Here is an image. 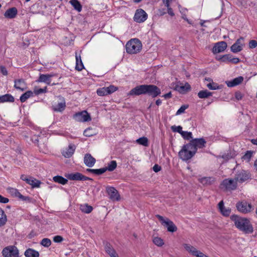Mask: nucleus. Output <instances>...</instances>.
Here are the masks:
<instances>
[{
	"instance_id": "obj_63",
	"label": "nucleus",
	"mask_w": 257,
	"mask_h": 257,
	"mask_svg": "<svg viewBox=\"0 0 257 257\" xmlns=\"http://www.w3.org/2000/svg\"><path fill=\"white\" fill-rule=\"evenodd\" d=\"M153 171L155 172H158L161 170V167L158 164H155L153 167Z\"/></svg>"
},
{
	"instance_id": "obj_11",
	"label": "nucleus",
	"mask_w": 257,
	"mask_h": 257,
	"mask_svg": "<svg viewBox=\"0 0 257 257\" xmlns=\"http://www.w3.org/2000/svg\"><path fill=\"white\" fill-rule=\"evenodd\" d=\"M185 249L192 255L196 257H209L206 254H204L202 252L197 250L195 247L189 244H184Z\"/></svg>"
},
{
	"instance_id": "obj_19",
	"label": "nucleus",
	"mask_w": 257,
	"mask_h": 257,
	"mask_svg": "<svg viewBox=\"0 0 257 257\" xmlns=\"http://www.w3.org/2000/svg\"><path fill=\"white\" fill-rule=\"evenodd\" d=\"M14 87L21 91H24L27 88V84L23 79H16L14 81Z\"/></svg>"
},
{
	"instance_id": "obj_9",
	"label": "nucleus",
	"mask_w": 257,
	"mask_h": 257,
	"mask_svg": "<svg viewBox=\"0 0 257 257\" xmlns=\"http://www.w3.org/2000/svg\"><path fill=\"white\" fill-rule=\"evenodd\" d=\"M73 118L79 122H87L91 120L90 114L85 110L75 113Z\"/></svg>"
},
{
	"instance_id": "obj_58",
	"label": "nucleus",
	"mask_w": 257,
	"mask_h": 257,
	"mask_svg": "<svg viewBox=\"0 0 257 257\" xmlns=\"http://www.w3.org/2000/svg\"><path fill=\"white\" fill-rule=\"evenodd\" d=\"M167 13V10L165 8H161L158 10V15L159 16H163Z\"/></svg>"
},
{
	"instance_id": "obj_29",
	"label": "nucleus",
	"mask_w": 257,
	"mask_h": 257,
	"mask_svg": "<svg viewBox=\"0 0 257 257\" xmlns=\"http://www.w3.org/2000/svg\"><path fill=\"white\" fill-rule=\"evenodd\" d=\"M24 254L26 257H39V253L38 251L32 249V248H28L27 249Z\"/></svg>"
},
{
	"instance_id": "obj_40",
	"label": "nucleus",
	"mask_w": 257,
	"mask_h": 257,
	"mask_svg": "<svg viewBox=\"0 0 257 257\" xmlns=\"http://www.w3.org/2000/svg\"><path fill=\"white\" fill-rule=\"evenodd\" d=\"M86 171L95 175H99L106 172V169L100 168L98 169H87Z\"/></svg>"
},
{
	"instance_id": "obj_61",
	"label": "nucleus",
	"mask_w": 257,
	"mask_h": 257,
	"mask_svg": "<svg viewBox=\"0 0 257 257\" xmlns=\"http://www.w3.org/2000/svg\"><path fill=\"white\" fill-rule=\"evenodd\" d=\"M9 200L8 198H6L0 195V203H7L9 202Z\"/></svg>"
},
{
	"instance_id": "obj_44",
	"label": "nucleus",
	"mask_w": 257,
	"mask_h": 257,
	"mask_svg": "<svg viewBox=\"0 0 257 257\" xmlns=\"http://www.w3.org/2000/svg\"><path fill=\"white\" fill-rule=\"evenodd\" d=\"M137 143L140 145H143L145 147H147L149 145L148 139L147 138L143 137H141L136 141Z\"/></svg>"
},
{
	"instance_id": "obj_21",
	"label": "nucleus",
	"mask_w": 257,
	"mask_h": 257,
	"mask_svg": "<svg viewBox=\"0 0 257 257\" xmlns=\"http://www.w3.org/2000/svg\"><path fill=\"white\" fill-rule=\"evenodd\" d=\"M96 160L90 154H86L84 158V163L88 167H92L95 163Z\"/></svg>"
},
{
	"instance_id": "obj_12",
	"label": "nucleus",
	"mask_w": 257,
	"mask_h": 257,
	"mask_svg": "<svg viewBox=\"0 0 257 257\" xmlns=\"http://www.w3.org/2000/svg\"><path fill=\"white\" fill-rule=\"evenodd\" d=\"M117 90V88L113 85H110L108 87L100 88L97 90V94L99 96H104L110 94Z\"/></svg>"
},
{
	"instance_id": "obj_57",
	"label": "nucleus",
	"mask_w": 257,
	"mask_h": 257,
	"mask_svg": "<svg viewBox=\"0 0 257 257\" xmlns=\"http://www.w3.org/2000/svg\"><path fill=\"white\" fill-rule=\"evenodd\" d=\"M243 95L240 91H236L235 93V97L238 100H241L243 97Z\"/></svg>"
},
{
	"instance_id": "obj_15",
	"label": "nucleus",
	"mask_w": 257,
	"mask_h": 257,
	"mask_svg": "<svg viewBox=\"0 0 257 257\" xmlns=\"http://www.w3.org/2000/svg\"><path fill=\"white\" fill-rule=\"evenodd\" d=\"M146 85L143 84L136 86L129 92L128 95L138 96L146 94Z\"/></svg>"
},
{
	"instance_id": "obj_2",
	"label": "nucleus",
	"mask_w": 257,
	"mask_h": 257,
	"mask_svg": "<svg viewBox=\"0 0 257 257\" xmlns=\"http://www.w3.org/2000/svg\"><path fill=\"white\" fill-rule=\"evenodd\" d=\"M196 153L194 148L189 143L183 145L182 149L179 151L178 155L183 161H188L192 158Z\"/></svg>"
},
{
	"instance_id": "obj_32",
	"label": "nucleus",
	"mask_w": 257,
	"mask_h": 257,
	"mask_svg": "<svg viewBox=\"0 0 257 257\" xmlns=\"http://www.w3.org/2000/svg\"><path fill=\"white\" fill-rule=\"evenodd\" d=\"M69 3L77 12H80L82 11V5L78 0H70Z\"/></svg>"
},
{
	"instance_id": "obj_1",
	"label": "nucleus",
	"mask_w": 257,
	"mask_h": 257,
	"mask_svg": "<svg viewBox=\"0 0 257 257\" xmlns=\"http://www.w3.org/2000/svg\"><path fill=\"white\" fill-rule=\"evenodd\" d=\"M230 219L234 222L235 227L239 230L245 233L253 232V226L248 218L234 214L230 216Z\"/></svg>"
},
{
	"instance_id": "obj_37",
	"label": "nucleus",
	"mask_w": 257,
	"mask_h": 257,
	"mask_svg": "<svg viewBox=\"0 0 257 257\" xmlns=\"http://www.w3.org/2000/svg\"><path fill=\"white\" fill-rule=\"evenodd\" d=\"M66 107L65 101L58 103L57 105L53 106V109L55 111H62Z\"/></svg>"
},
{
	"instance_id": "obj_13",
	"label": "nucleus",
	"mask_w": 257,
	"mask_h": 257,
	"mask_svg": "<svg viewBox=\"0 0 257 257\" xmlns=\"http://www.w3.org/2000/svg\"><path fill=\"white\" fill-rule=\"evenodd\" d=\"M148 17L147 14L143 9H138L135 14L134 20L137 23H143L145 22Z\"/></svg>"
},
{
	"instance_id": "obj_60",
	"label": "nucleus",
	"mask_w": 257,
	"mask_h": 257,
	"mask_svg": "<svg viewBox=\"0 0 257 257\" xmlns=\"http://www.w3.org/2000/svg\"><path fill=\"white\" fill-rule=\"evenodd\" d=\"M0 70H1V73L4 75H7L8 73V71L7 70V69L6 68V67L5 66H0Z\"/></svg>"
},
{
	"instance_id": "obj_10",
	"label": "nucleus",
	"mask_w": 257,
	"mask_h": 257,
	"mask_svg": "<svg viewBox=\"0 0 257 257\" xmlns=\"http://www.w3.org/2000/svg\"><path fill=\"white\" fill-rule=\"evenodd\" d=\"M250 178V174L245 170L238 171L235 175L234 179L236 182L242 183Z\"/></svg>"
},
{
	"instance_id": "obj_47",
	"label": "nucleus",
	"mask_w": 257,
	"mask_h": 257,
	"mask_svg": "<svg viewBox=\"0 0 257 257\" xmlns=\"http://www.w3.org/2000/svg\"><path fill=\"white\" fill-rule=\"evenodd\" d=\"M40 244L45 247H48L51 244V241L48 238H44L41 240Z\"/></svg>"
},
{
	"instance_id": "obj_31",
	"label": "nucleus",
	"mask_w": 257,
	"mask_h": 257,
	"mask_svg": "<svg viewBox=\"0 0 257 257\" xmlns=\"http://www.w3.org/2000/svg\"><path fill=\"white\" fill-rule=\"evenodd\" d=\"M15 101L14 97L11 94H7L0 96V102H11Z\"/></svg>"
},
{
	"instance_id": "obj_4",
	"label": "nucleus",
	"mask_w": 257,
	"mask_h": 257,
	"mask_svg": "<svg viewBox=\"0 0 257 257\" xmlns=\"http://www.w3.org/2000/svg\"><path fill=\"white\" fill-rule=\"evenodd\" d=\"M156 217L160 220L161 224L167 227V230L171 232L177 231V227L172 221L168 218H164L160 215L157 214Z\"/></svg>"
},
{
	"instance_id": "obj_8",
	"label": "nucleus",
	"mask_w": 257,
	"mask_h": 257,
	"mask_svg": "<svg viewBox=\"0 0 257 257\" xmlns=\"http://www.w3.org/2000/svg\"><path fill=\"white\" fill-rule=\"evenodd\" d=\"M161 93V89L156 85L153 84H146V94L155 98Z\"/></svg>"
},
{
	"instance_id": "obj_56",
	"label": "nucleus",
	"mask_w": 257,
	"mask_h": 257,
	"mask_svg": "<svg viewBox=\"0 0 257 257\" xmlns=\"http://www.w3.org/2000/svg\"><path fill=\"white\" fill-rule=\"evenodd\" d=\"M63 240V238L60 235H56L53 237V241L55 242L59 243Z\"/></svg>"
},
{
	"instance_id": "obj_53",
	"label": "nucleus",
	"mask_w": 257,
	"mask_h": 257,
	"mask_svg": "<svg viewBox=\"0 0 257 257\" xmlns=\"http://www.w3.org/2000/svg\"><path fill=\"white\" fill-rule=\"evenodd\" d=\"M188 107V105H182L180 108L177 110L176 112V115L180 114L183 112H184L186 109H187Z\"/></svg>"
},
{
	"instance_id": "obj_36",
	"label": "nucleus",
	"mask_w": 257,
	"mask_h": 257,
	"mask_svg": "<svg viewBox=\"0 0 257 257\" xmlns=\"http://www.w3.org/2000/svg\"><path fill=\"white\" fill-rule=\"evenodd\" d=\"M212 95V92L208 91L207 90H204L200 91L198 93V96L200 98H206L208 97L211 96Z\"/></svg>"
},
{
	"instance_id": "obj_42",
	"label": "nucleus",
	"mask_w": 257,
	"mask_h": 257,
	"mask_svg": "<svg viewBox=\"0 0 257 257\" xmlns=\"http://www.w3.org/2000/svg\"><path fill=\"white\" fill-rule=\"evenodd\" d=\"M116 162L115 161H111L108 164L106 167L102 168V169H106V171L107 170L109 171H112L116 168Z\"/></svg>"
},
{
	"instance_id": "obj_23",
	"label": "nucleus",
	"mask_w": 257,
	"mask_h": 257,
	"mask_svg": "<svg viewBox=\"0 0 257 257\" xmlns=\"http://www.w3.org/2000/svg\"><path fill=\"white\" fill-rule=\"evenodd\" d=\"M76 149V146L74 144H70L67 149L62 152L63 156L65 158L71 157L74 153Z\"/></svg>"
},
{
	"instance_id": "obj_24",
	"label": "nucleus",
	"mask_w": 257,
	"mask_h": 257,
	"mask_svg": "<svg viewBox=\"0 0 257 257\" xmlns=\"http://www.w3.org/2000/svg\"><path fill=\"white\" fill-rule=\"evenodd\" d=\"M76 58V66L75 69L78 71H81L84 68V65L82 63L81 56L80 54H78L77 52H75Z\"/></svg>"
},
{
	"instance_id": "obj_49",
	"label": "nucleus",
	"mask_w": 257,
	"mask_h": 257,
	"mask_svg": "<svg viewBox=\"0 0 257 257\" xmlns=\"http://www.w3.org/2000/svg\"><path fill=\"white\" fill-rule=\"evenodd\" d=\"M153 242L159 246H161L164 244V241L160 237H155L153 239Z\"/></svg>"
},
{
	"instance_id": "obj_25",
	"label": "nucleus",
	"mask_w": 257,
	"mask_h": 257,
	"mask_svg": "<svg viewBox=\"0 0 257 257\" xmlns=\"http://www.w3.org/2000/svg\"><path fill=\"white\" fill-rule=\"evenodd\" d=\"M175 89L180 93H184L191 90V86L188 83L186 82L184 85H177Z\"/></svg>"
},
{
	"instance_id": "obj_3",
	"label": "nucleus",
	"mask_w": 257,
	"mask_h": 257,
	"mask_svg": "<svg viewBox=\"0 0 257 257\" xmlns=\"http://www.w3.org/2000/svg\"><path fill=\"white\" fill-rule=\"evenodd\" d=\"M142 47L141 42L139 39H132L125 45L126 51L129 54H136L140 51Z\"/></svg>"
},
{
	"instance_id": "obj_55",
	"label": "nucleus",
	"mask_w": 257,
	"mask_h": 257,
	"mask_svg": "<svg viewBox=\"0 0 257 257\" xmlns=\"http://www.w3.org/2000/svg\"><path fill=\"white\" fill-rule=\"evenodd\" d=\"M243 41L244 38L241 37L239 39H238L234 43L236 44L237 45L241 46V47H242V46L244 45Z\"/></svg>"
},
{
	"instance_id": "obj_48",
	"label": "nucleus",
	"mask_w": 257,
	"mask_h": 257,
	"mask_svg": "<svg viewBox=\"0 0 257 257\" xmlns=\"http://www.w3.org/2000/svg\"><path fill=\"white\" fill-rule=\"evenodd\" d=\"M207 87L210 90H216L219 89L218 85L213 81L209 82L206 85Z\"/></svg>"
},
{
	"instance_id": "obj_20",
	"label": "nucleus",
	"mask_w": 257,
	"mask_h": 257,
	"mask_svg": "<svg viewBox=\"0 0 257 257\" xmlns=\"http://www.w3.org/2000/svg\"><path fill=\"white\" fill-rule=\"evenodd\" d=\"M218 209L221 214L224 216H228L231 213V209L229 208H225L224 205L223 200L219 202L218 204Z\"/></svg>"
},
{
	"instance_id": "obj_27",
	"label": "nucleus",
	"mask_w": 257,
	"mask_h": 257,
	"mask_svg": "<svg viewBox=\"0 0 257 257\" xmlns=\"http://www.w3.org/2000/svg\"><path fill=\"white\" fill-rule=\"evenodd\" d=\"M66 177L70 180L82 181L83 175L80 173H70L67 174Z\"/></svg>"
},
{
	"instance_id": "obj_18",
	"label": "nucleus",
	"mask_w": 257,
	"mask_h": 257,
	"mask_svg": "<svg viewBox=\"0 0 257 257\" xmlns=\"http://www.w3.org/2000/svg\"><path fill=\"white\" fill-rule=\"evenodd\" d=\"M106 192L108 193L109 198L112 201H118L119 199V195L118 191L112 187L106 188Z\"/></svg>"
},
{
	"instance_id": "obj_52",
	"label": "nucleus",
	"mask_w": 257,
	"mask_h": 257,
	"mask_svg": "<svg viewBox=\"0 0 257 257\" xmlns=\"http://www.w3.org/2000/svg\"><path fill=\"white\" fill-rule=\"evenodd\" d=\"M47 92V87L44 88H35L34 92L36 95H39L41 93H46Z\"/></svg>"
},
{
	"instance_id": "obj_51",
	"label": "nucleus",
	"mask_w": 257,
	"mask_h": 257,
	"mask_svg": "<svg viewBox=\"0 0 257 257\" xmlns=\"http://www.w3.org/2000/svg\"><path fill=\"white\" fill-rule=\"evenodd\" d=\"M181 136L185 140H189L192 139V134L191 132L183 131Z\"/></svg>"
},
{
	"instance_id": "obj_43",
	"label": "nucleus",
	"mask_w": 257,
	"mask_h": 257,
	"mask_svg": "<svg viewBox=\"0 0 257 257\" xmlns=\"http://www.w3.org/2000/svg\"><path fill=\"white\" fill-rule=\"evenodd\" d=\"M253 152L251 151H247L246 153L242 157L241 159L243 161H245L246 162H249L251 157H252Z\"/></svg>"
},
{
	"instance_id": "obj_50",
	"label": "nucleus",
	"mask_w": 257,
	"mask_h": 257,
	"mask_svg": "<svg viewBox=\"0 0 257 257\" xmlns=\"http://www.w3.org/2000/svg\"><path fill=\"white\" fill-rule=\"evenodd\" d=\"M171 128L173 132H177L181 134V135L183 132V131H182V127L180 125H173L171 127Z\"/></svg>"
},
{
	"instance_id": "obj_54",
	"label": "nucleus",
	"mask_w": 257,
	"mask_h": 257,
	"mask_svg": "<svg viewBox=\"0 0 257 257\" xmlns=\"http://www.w3.org/2000/svg\"><path fill=\"white\" fill-rule=\"evenodd\" d=\"M248 46L250 49L255 48L257 46V41L254 40H250L249 42Z\"/></svg>"
},
{
	"instance_id": "obj_22",
	"label": "nucleus",
	"mask_w": 257,
	"mask_h": 257,
	"mask_svg": "<svg viewBox=\"0 0 257 257\" xmlns=\"http://www.w3.org/2000/svg\"><path fill=\"white\" fill-rule=\"evenodd\" d=\"M18 14V10L16 8L13 7L8 9L4 14L5 18L8 19L15 18Z\"/></svg>"
},
{
	"instance_id": "obj_33",
	"label": "nucleus",
	"mask_w": 257,
	"mask_h": 257,
	"mask_svg": "<svg viewBox=\"0 0 257 257\" xmlns=\"http://www.w3.org/2000/svg\"><path fill=\"white\" fill-rule=\"evenodd\" d=\"M53 180L55 182L59 183L62 185H65L68 182V180L67 179L64 178L62 176L59 175L54 176L53 178Z\"/></svg>"
},
{
	"instance_id": "obj_62",
	"label": "nucleus",
	"mask_w": 257,
	"mask_h": 257,
	"mask_svg": "<svg viewBox=\"0 0 257 257\" xmlns=\"http://www.w3.org/2000/svg\"><path fill=\"white\" fill-rule=\"evenodd\" d=\"M240 61V60L239 58L236 57H233V56L232 55V58H231L230 60V63L233 64H237Z\"/></svg>"
},
{
	"instance_id": "obj_64",
	"label": "nucleus",
	"mask_w": 257,
	"mask_h": 257,
	"mask_svg": "<svg viewBox=\"0 0 257 257\" xmlns=\"http://www.w3.org/2000/svg\"><path fill=\"white\" fill-rule=\"evenodd\" d=\"M222 158L224 160H228L232 158L231 155L230 154H225L222 156Z\"/></svg>"
},
{
	"instance_id": "obj_16",
	"label": "nucleus",
	"mask_w": 257,
	"mask_h": 257,
	"mask_svg": "<svg viewBox=\"0 0 257 257\" xmlns=\"http://www.w3.org/2000/svg\"><path fill=\"white\" fill-rule=\"evenodd\" d=\"M55 75L54 74H41L40 75V76H39V78L38 79V81L41 82H45L48 85H56V84H58V82L52 83L51 79V78L52 77L54 76Z\"/></svg>"
},
{
	"instance_id": "obj_14",
	"label": "nucleus",
	"mask_w": 257,
	"mask_h": 257,
	"mask_svg": "<svg viewBox=\"0 0 257 257\" xmlns=\"http://www.w3.org/2000/svg\"><path fill=\"white\" fill-rule=\"evenodd\" d=\"M206 141L203 138L192 139L189 143L197 152V148H203L205 146Z\"/></svg>"
},
{
	"instance_id": "obj_6",
	"label": "nucleus",
	"mask_w": 257,
	"mask_h": 257,
	"mask_svg": "<svg viewBox=\"0 0 257 257\" xmlns=\"http://www.w3.org/2000/svg\"><path fill=\"white\" fill-rule=\"evenodd\" d=\"M4 257H19V251L15 245H9L5 247L2 251Z\"/></svg>"
},
{
	"instance_id": "obj_41",
	"label": "nucleus",
	"mask_w": 257,
	"mask_h": 257,
	"mask_svg": "<svg viewBox=\"0 0 257 257\" xmlns=\"http://www.w3.org/2000/svg\"><path fill=\"white\" fill-rule=\"evenodd\" d=\"M104 248L106 252L109 255H110L112 253H115L116 252L114 248L112 247V245L108 242H105Z\"/></svg>"
},
{
	"instance_id": "obj_45",
	"label": "nucleus",
	"mask_w": 257,
	"mask_h": 257,
	"mask_svg": "<svg viewBox=\"0 0 257 257\" xmlns=\"http://www.w3.org/2000/svg\"><path fill=\"white\" fill-rule=\"evenodd\" d=\"M231 52L234 53H237L240 52L242 50V47L241 46L237 45L234 43L230 47Z\"/></svg>"
},
{
	"instance_id": "obj_35",
	"label": "nucleus",
	"mask_w": 257,
	"mask_h": 257,
	"mask_svg": "<svg viewBox=\"0 0 257 257\" xmlns=\"http://www.w3.org/2000/svg\"><path fill=\"white\" fill-rule=\"evenodd\" d=\"M231 58H232V55L231 54H225L221 56L216 57L217 60L226 63L230 62Z\"/></svg>"
},
{
	"instance_id": "obj_30",
	"label": "nucleus",
	"mask_w": 257,
	"mask_h": 257,
	"mask_svg": "<svg viewBox=\"0 0 257 257\" xmlns=\"http://www.w3.org/2000/svg\"><path fill=\"white\" fill-rule=\"evenodd\" d=\"M200 183L204 185H211L214 181L215 179L213 177H203L199 179Z\"/></svg>"
},
{
	"instance_id": "obj_34",
	"label": "nucleus",
	"mask_w": 257,
	"mask_h": 257,
	"mask_svg": "<svg viewBox=\"0 0 257 257\" xmlns=\"http://www.w3.org/2000/svg\"><path fill=\"white\" fill-rule=\"evenodd\" d=\"M7 221V215L4 211L0 208V227L5 225Z\"/></svg>"
},
{
	"instance_id": "obj_28",
	"label": "nucleus",
	"mask_w": 257,
	"mask_h": 257,
	"mask_svg": "<svg viewBox=\"0 0 257 257\" xmlns=\"http://www.w3.org/2000/svg\"><path fill=\"white\" fill-rule=\"evenodd\" d=\"M26 182L32 186V188L39 187L40 184L42 183L40 181L32 177L26 179Z\"/></svg>"
},
{
	"instance_id": "obj_26",
	"label": "nucleus",
	"mask_w": 257,
	"mask_h": 257,
	"mask_svg": "<svg viewBox=\"0 0 257 257\" xmlns=\"http://www.w3.org/2000/svg\"><path fill=\"white\" fill-rule=\"evenodd\" d=\"M243 80L242 76H239L233 79L231 81H229L226 82L228 87H232L240 84Z\"/></svg>"
},
{
	"instance_id": "obj_46",
	"label": "nucleus",
	"mask_w": 257,
	"mask_h": 257,
	"mask_svg": "<svg viewBox=\"0 0 257 257\" xmlns=\"http://www.w3.org/2000/svg\"><path fill=\"white\" fill-rule=\"evenodd\" d=\"M83 135L87 137H90L93 136L95 135L94 132L93 131V129L91 127H88L83 132Z\"/></svg>"
},
{
	"instance_id": "obj_39",
	"label": "nucleus",
	"mask_w": 257,
	"mask_h": 257,
	"mask_svg": "<svg viewBox=\"0 0 257 257\" xmlns=\"http://www.w3.org/2000/svg\"><path fill=\"white\" fill-rule=\"evenodd\" d=\"M33 96V92L32 91H27L21 96L20 99L22 102H24L27 99Z\"/></svg>"
},
{
	"instance_id": "obj_59",
	"label": "nucleus",
	"mask_w": 257,
	"mask_h": 257,
	"mask_svg": "<svg viewBox=\"0 0 257 257\" xmlns=\"http://www.w3.org/2000/svg\"><path fill=\"white\" fill-rule=\"evenodd\" d=\"M11 192L16 197H19L21 193L16 189H12Z\"/></svg>"
},
{
	"instance_id": "obj_5",
	"label": "nucleus",
	"mask_w": 257,
	"mask_h": 257,
	"mask_svg": "<svg viewBox=\"0 0 257 257\" xmlns=\"http://www.w3.org/2000/svg\"><path fill=\"white\" fill-rule=\"evenodd\" d=\"M236 207L239 212L244 214L250 213L253 210L252 205L244 200L238 202L236 204Z\"/></svg>"
},
{
	"instance_id": "obj_7",
	"label": "nucleus",
	"mask_w": 257,
	"mask_h": 257,
	"mask_svg": "<svg viewBox=\"0 0 257 257\" xmlns=\"http://www.w3.org/2000/svg\"><path fill=\"white\" fill-rule=\"evenodd\" d=\"M237 183L235 179H225L221 184V188L225 190H234L237 188Z\"/></svg>"
},
{
	"instance_id": "obj_38",
	"label": "nucleus",
	"mask_w": 257,
	"mask_h": 257,
	"mask_svg": "<svg viewBox=\"0 0 257 257\" xmlns=\"http://www.w3.org/2000/svg\"><path fill=\"white\" fill-rule=\"evenodd\" d=\"M80 209L81 211L84 213H89L92 211L93 207L91 206L88 205L87 204H85L83 205H81L80 206Z\"/></svg>"
},
{
	"instance_id": "obj_17",
	"label": "nucleus",
	"mask_w": 257,
	"mask_h": 257,
	"mask_svg": "<svg viewBox=\"0 0 257 257\" xmlns=\"http://www.w3.org/2000/svg\"><path fill=\"white\" fill-rule=\"evenodd\" d=\"M227 46V43L224 41L216 43L212 49V52L214 54L222 52L226 49Z\"/></svg>"
}]
</instances>
